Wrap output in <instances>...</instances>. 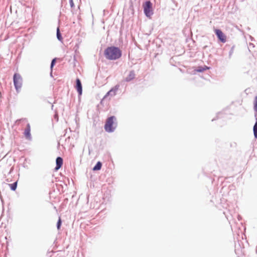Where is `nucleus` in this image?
I'll return each mask as SVG.
<instances>
[{
  "label": "nucleus",
  "mask_w": 257,
  "mask_h": 257,
  "mask_svg": "<svg viewBox=\"0 0 257 257\" xmlns=\"http://www.w3.org/2000/svg\"><path fill=\"white\" fill-rule=\"evenodd\" d=\"M31 126L29 123H28L26 126V128L25 129L24 135L26 139L30 140L31 139Z\"/></svg>",
  "instance_id": "nucleus-6"
},
{
  "label": "nucleus",
  "mask_w": 257,
  "mask_h": 257,
  "mask_svg": "<svg viewBox=\"0 0 257 257\" xmlns=\"http://www.w3.org/2000/svg\"><path fill=\"white\" fill-rule=\"evenodd\" d=\"M57 37L58 39L60 41H61L62 40V37L60 34L59 28H57Z\"/></svg>",
  "instance_id": "nucleus-14"
},
{
  "label": "nucleus",
  "mask_w": 257,
  "mask_h": 257,
  "mask_svg": "<svg viewBox=\"0 0 257 257\" xmlns=\"http://www.w3.org/2000/svg\"><path fill=\"white\" fill-rule=\"evenodd\" d=\"M71 7L72 8L74 7V4L73 0H69Z\"/></svg>",
  "instance_id": "nucleus-17"
},
{
  "label": "nucleus",
  "mask_w": 257,
  "mask_h": 257,
  "mask_svg": "<svg viewBox=\"0 0 257 257\" xmlns=\"http://www.w3.org/2000/svg\"><path fill=\"white\" fill-rule=\"evenodd\" d=\"M143 7L146 16L148 17H150L153 14L152 5L151 2H146L143 5Z\"/></svg>",
  "instance_id": "nucleus-4"
},
{
  "label": "nucleus",
  "mask_w": 257,
  "mask_h": 257,
  "mask_svg": "<svg viewBox=\"0 0 257 257\" xmlns=\"http://www.w3.org/2000/svg\"><path fill=\"white\" fill-rule=\"evenodd\" d=\"M214 32L218 39L222 43L226 41V37L225 34L219 29H215Z\"/></svg>",
  "instance_id": "nucleus-5"
},
{
  "label": "nucleus",
  "mask_w": 257,
  "mask_h": 257,
  "mask_svg": "<svg viewBox=\"0 0 257 257\" xmlns=\"http://www.w3.org/2000/svg\"><path fill=\"white\" fill-rule=\"evenodd\" d=\"M55 62H56V58L53 59V60L52 61L51 64V69H52V68L53 67L54 65H55Z\"/></svg>",
  "instance_id": "nucleus-16"
},
{
  "label": "nucleus",
  "mask_w": 257,
  "mask_h": 257,
  "mask_svg": "<svg viewBox=\"0 0 257 257\" xmlns=\"http://www.w3.org/2000/svg\"><path fill=\"white\" fill-rule=\"evenodd\" d=\"M104 54L106 59L115 60L121 57V51L118 47L111 46L107 47L104 50Z\"/></svg>",
  "instance_id": "nucleus-1"
},
{
  "label": "nucleus",
  "mask_w": 257,
  "mask_h": 257,
  "mask_svg": "<svg viewBox=\"0 0 257 257\" xmlns=\"http://www.w3.org/2000/svg\"><path fill=\"white\" fill-rule=\"evenodd\" d=\"M117 90V88H116V87L112 88L106 93V94L105 95L104 97L106 98L108 95L114 96L116 93Z\"/></svg>",
  "instance_id": "nucleus-9"
},
{
  "label": "nucleus",
  "mask_w": 257,
  "mask_h": 257,
  "mask_svg": "<svg viewBox=\"0 0 257 257\" xmlns=\"http://www.w3.org/2000/svg\"><path fill=\"white\" fill-rule=\"evenodd\" d=\"M253 131L254 137L257 139V121L255 122L253 126Z\"/></svg>",
  "instance_id": "nucleus-12"
},
{
  "label": "nucleus",
  "mask_w": 257,
  "mask_h": 257,
  "mask_svg": "<svg viewBox=\"0 0 257 257\" xmlns=\"http://www.w3.org/2000/svg\"><path fill=\"white\" fill-rule=\"evenodd\" d=\"M14 84L17 92H19L22 86L23 79L20 74L15 73L13 77Z\"/></svg>",
  "instance_id": "nucleus-3"
},
{
  "label": "nucleus",
  "mask_w": 257,
  "mask_h": 257,
  "mask_svg": "<svg viewBox=\"0 0 257 257\" xmlns=\"http://www.w3.org/2000/svg\"><path fill=\"white\" fill-rule=\"evenodd\" d=\"M61 225V217H59V220L57 222V229H60Z\"/></svg>",
  "instance_id": "nucleus-15"
},
{
  "label": "nucleus",
  "mask_w": 257,
  "mask_h": 257,
  "mask_svg": "<svg viewBox=\"0 0 257 257\" xmlns=\"http://www.w3.org/2000/svg\"><path fill=\"white\" fill-rule=\"evenodd\" d=\"M56 167L55 168V170L57 171L59 170L63 165V159L62 158L59 157L57 158L56 160Z\"/></svg>",
  "instance_id": "nucleus-8"
},
{
  "label": "nucleus",
  "mask_w": 257,
  "mask_h": 257,
  "mask_svg": "<svg viewBox=\"0 0 257 257\" xmlns=\"http://www.w3.org/2000/svg\"><path fill=\"white\" fill-rule=\"evenodd\" d=\"M76 84L75 86V88L77 89L78 93L79 95H81L82 93V87L81 81L79 78L76 79Z\"/></svg>",
  "instance_id": "nucleus-7"
},
{
  "label": "nucleus",
  "mask_w": 257,
  "mask_h": 257,
  "mask_svg": "<svg viewBox=\"0 0 257 257\" xmlns=\"http://www.w3.org/2000/svg\"><path fill=\"white\" fill-rule=\"evenodd\" d=\"M115 120L116 118L114 116H111L107 118L104 125V129L106 132L111 133L114 131L116 127V123L115 122Z\"/></svg>",
  "instance_id": "nucleus-2"
},
{
  "label": "nucleus",
  "mask_w": 257,
  "mask_h": 257,
  "mask_svg": "<svg viewBox=\"0 0 257 257\" xmlns=\"http://www.w3.org/2000/svg\"><path fill=\"white\" fill-rule=\"evenodd\" d=\"M101 166H102V164H101V162H98L97 163V164H96V165L93 168V170L94 171L99 170H100Z\"/></svg>",
  "instance_id": "nucleus-11"
},
{
  "label": "nucleus",
  "mask_w": 257,
  "mask_h": 257,
  "mask_svg": "<svg viewBox=\"0 0 257 257\" xmlns=\"http://www.w3.org/2000/svg\"><path fill=\"white\" fill-rule=\"evenodd\" d=\"M135 76V74L134 71H132L129 73L128 75L125 78V80L126 81H130L133 80Z\"/></svg>",
  "instance_id": "nucleus-10"
},
{
  "label": "nucleus",
  "mask_w": 257,
  "mask_h": 257,
  "mask_svg": "<svg viewBox=\"0 0 257 257\" xmlns=\"http://www.w3.org/2000/svg\"><path fill=\"white\" fill-rule=\"evenodd\" d=\"M9 186L12 190L15 191L17 187V182H16L13 184H9Z\"/></svg>",
  "instance_id": "nucleus-13"
}]
</instances>
